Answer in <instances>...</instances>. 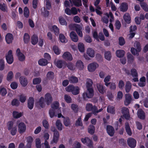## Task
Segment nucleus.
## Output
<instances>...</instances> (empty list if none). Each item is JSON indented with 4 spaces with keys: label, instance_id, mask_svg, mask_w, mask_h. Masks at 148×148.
<instances>
[{
    "label": "nucleus",
    "instance_id": "1",
    "mask_svg": "<svg viewBox=\"0 0 148 148\" xmlns=\"http://www.w3.org/2000/svg\"><path fill=\"white\" fill-rule=\"evenodd\" d=\"M14 122L13 121L8 122L7 124V127L8 130L10 131L11 134L14 136L17 132V128L16 126H13Z\"/></svg>",
    "mask_w": 148,
    "mask_h": 148
},
{
    "label": "nucleus",
    "instance_id": "2",
    "mask_svg": "<svg viewBox=\"0 0 148 148\" xmlns=\"http://www.w3.org/2000/svg\"><path fill=\"white\" fill-rule=\"evenodd\" d=\"M73 27L75 28L76 32L78 35L80 37H82L83 36V34L81 31L82 29V27L79 25L77 24H71L69 26V27L71 30L74 29Z\"/></svg>",
    "mask_w": 148,
    "mask_h": 148
},
{
    "label": "nucleus",
    "instance_id": "3",
    "mask_svg": "<svg viewBox=\"0 0 148 148\" xmlns=\"http://www.w3.org/2000/svg\"><path fill=\"white\" fill-rule=\"evenodd\" d=\"M85 108L87 111H91L94 113L100 112L102 110V109H101L98 111L97 110V108L95 106H93L92 104L90 103H88L86 104L85 106Z\"/></svg>",
    "mask_w": 148,
    "mask_h": 148
},
{
    "label": "nucleus",
    "instance_id": "4",
    "mask_svg": "<svg viewBox=\"0 0 148 148\" xmlns=\"http://www.w3.org/2000/svg\"><path fill=\"white\" fill-rule=\"evenodd\" d=\"M5 57L6 62L8 64H11L13 63L14 61V58L12 50H9L5 55Z\"/></svg>",
    "mask_w": 148,
    "mask_h": 148
},
{
    "label": "nucleus",
    "instance_id": "5",
    "mask_svg": "<svg viewBox=\"0 0 148 148\" xmlns=\"http://www.w3.org/2000/svg\"><path fill=\"white\" fill-rule=\"evenodd\" d=\"M18 130L20 134H22L25 132L26 129V126L25 124L22 122L17 123Z\"/></svg>",
    "mask_w": 148,
    "mask_h": 148
},
{
    "label": "nucleus",
    "instance_id": "6",
    "mask_svg": "<svg viewBox=\"0 0 148 148\" xmlns=\"http://www.w3.org/2000/svg\"><path fill=\"white\" fill-rule=\"evenodd\" d=\"M134 45L135 47L136 48V49H135L133 47L131 49V52L134 55H138V53L141 50L140 43L136 42H135Z\"/></svg>",
    "mask_w": 148,
    "mask_h": 148
},
{
    "label": "nucleus",
    "instance_id": "7",
    "mask_svg": "<svg viewBox=\"0 0 148 148\" xmlns=\"http://www.w3.org/2000/svg\"><path fill=\"white\" fill-rule=\"evenodd\" d=\"M82 142L84 144L86 145L89 148H93L92 141L88 137H85L81 139Z\"/></svg>",
    "mask_w": 148,
    "mask_h": 148
},
{
    "label": "nucleus",
    "instance_id": "8",
    "mask_svg": "<svg viewBox=\"0 0 148 148\" xmlns=\"http://www.w3.org/2000/svg\"><path fill=\"white\" fill-rule=\"evenodd\" d=\"M94 95V91L92 88H87L86 92H85L83 94L82 96L84 99L87 98H91Z\"/></svg>",
    "mask_w": 148,
    "mask_h": 148
},
{
    "label": "nucleus",
    "instance_id": "9",
    "mask_svg": "<svg viewBox=\"0 0 148 148\" xmlns=\"http://www.w3.org/2000/svg\"><path fill=\"white\" fill-rule=\"evenodd\" d=\"M98 64L96 62H93L89 64L87 66L88 71L90 72H94L98 67Z\"/></svg>",
    "mask_w": 148,
    "mask_h": 148
},
{
    "label": "nucleus",
    "instance_id": "10",
    "mask_svg": "<svg viewBox=\"0 0 148 148\" xmlns=\"http://www.w3.org/2000/svg\"><path fill=\"white\" fill-rule=\"evenodd\" d=\"M133 100V99L130 94L129 93L125 94L124 103L125 106H127L129 105Z\"/></svg>",
    "mask_w": 148,
    "mask_h": 148
},
{
    "label": "nucleus",
    "instance_id": "11",
    "mask_svg": "<svg viewBox=\"0 0 148 148\" xmlns=\"http://www.w3.org/2000/svg\"><path fill=\"white\" fill-rule=\"evenodd\" d=\"M127 143L129 146L131 148H135L136 145V141L134 139L130 138L128 139Z\"/></svg>",
    "mask_w": 148,
    "mask_h": 148
},
{
    "label": "nucleus",
    "instance_id": "12",
    "mask_svg": "<svg viewBox=\"0 0 148 148\" xmlns=\"http://www.w3.org/2000/svg\"><path fill=\"white\" fill-rule=\"evenodd\" d=\"M62 58L66 60L71 61L73 60V57L71 53L69 52H65L62 55Z\"/></svg>",
    "mask_w": 148,
    "mask_h": 148
},
{
    "label": "nucleus",
    "instance_id": "13",
    "mask_svg": "<svg viewBox=\"0 0 148 148\" xmlns=\"http://www.w3.org/2000/svg\"><path fill=\"white\" fill-rule=\"evenodd\" d=\"M16 54L19 60L21 61L25 60V56L23 53L21 52L20 50L19 49H17L16 50Z\"/></svg>",
    "mask_w": 148,
    "mask_h": 148
},
{
    "label": "nucleus",
    "instance_id": "14",
    "mask_svg": "<svg viewBox=\"0 0 148 148\" xmlns=\"http://www.w3.org/2000/svg\"><path fill=\"white\" fill-rule=\"evenodd\" d=\"M122 111L123 116L126 119H129L130 118V114L128 109L125 107L123 108L122 109Z\"/></svg>",
    "mask_w": 148,
    "mask_h": 148
},
{
    "label": "nucleus",
    "instance_id": "15",
    "mask_svg": "<svg viewBox=\"0 0 148 148\" xmlns=\"http://www.w3.org/2000/svg\"><path fill=\"white\" fill-rule=\"evenodd\" d=\"M45 99L46 103L47 105H49L51 103L52 101L51 95L49 93H47L45 95Z\"/></svg>",
    "mask_w": 148,
    "mask_h": 148
},
{
    "label": "nucleus",
    "instance_id": "16",
    "mask_svg": "<svg viewBox=\"0 0 148 148\" xmlns=\"http://www.w3.org/2000/svg\"><path fill=\"white\" fill-rule=\"evenodd\" d=\"M59 136V134L58 131L54 133L52 140L51 142L52 144L56 143L58 141Z\"/></svg>",
    "mask_w": 148,
    "mask_h": 148
},
{
    "label": "nucleus",
    "instance_id": "17",
    "mask_svg": "<svg viewBox=\"0 0 148 148\" xmlns=\"http://www.w3.org/2000/svg\"><path fill=\"white\" fill-rule=\"evenodd\" d=\"M65 62L62 60L56 59L54 61L55 65L58 68H61L64 66Z\"/></svg>",
    "mask_w": 148,
    "mask_h": 148
},
{
    "label": "nucleus",
    "instance_id": "18",
    "mask_svg": "<svg viewBox=\"0 0 148 148\" xmlns=\"http://www.w3.org/2000/svg\"><path fill=\"white\" fill-rule=\"evenodd\" d=\"M79 70H82L84 68V65L82 62L80 60L77 61L75 64V68Z\"/></svg>",
    "mask_w": 148,
    "mask_h": 148
},
{
    "label": "nucleus",
    "instance_id": "19",
    "mask_svg": "<svg viewBox=\"0 0 148 148\" xmlns=\"http://www.w3.org/2000/svg\"><path fill=\"white\" fill-rule=\"evenodd\" d=\"M5 38L7 43L9 44L12 43L13 40V37L12 34L8 33L6 35Z\"/></svg>",
    "mask_w": 148,
    "mask_h": 148
},
{
    "label": "nucleus",
    "instance_id": "20",
    "mask_svg": "<svg viewBox=\"0 0 148 148\" xmlns=\"http://www.w3.org/2000/svg\"><path fill=\"white\" fill-rule=\"evenodd\" d=\"M70 36L71 40L74 42H77L78 40V37L74 32H71L70 34Z\"/></svg>",
    "mask_w": 148,
    "mask_h": 148
},
{
    "label": "nucleus",
    "instance_id": "21",
    "mask_svg": "<svg viewBox=\"0 0 148 148\" xmlns=\"http://www.w3.org/2000/svg\"><path fill=\"white\" fill-rule=\"evenodd\" d=\"M107 131L108 134L110 136H113L114 133V128L110 125H108L107 126Z\"/></svg>",
    "mask_w": 148,
    "mask_h": 148
},
{
    "label": "nucleus",
    "instance_id": "22",
    "mask_svg": "<svg viewBox=\"0 0 148 148\" xmlns=\"http://www.w3.org/2000/svg\"><path fill=\"white\" fill-rule=\"evenodd\" d=\"M86 53L90 58H93L95 56V52L94 50L90 48H88L87 49Z\"/></svg>",
    "mask_w": 148,
    "mask_h": 148
},
{
    "label": "nucleus",
    "instance_id": "23",
    "mask_svg": "<svg viewBox=\"0 0 148 148\" xmlns=\"http://www.w3.org/2000/svg\"><path fill=\"white\" fill-rule=\"evenodd\" d=\"M132 75L133 77H135L133 79L134 82H137L138 81V79L137 78L138 74L136 70L134 69H132L131 70Z\"/></svg>",
    "mask_w": 148,
    "mask_h": 148
},
{
    "label": "nucleus",
    "instance_id": "24",
    "mask_svg": "<svg viewBox=\"0 0 148 148\" xmlns=\"http://www.w3.org/2000/svg\"><path fill=\"white\" fill-rule=\"evenodd\" d=\"M51 30L53 31L54 34L58 36L59 33V30L58 27L56 25H53L49 27Z\"/></svg>",
    "mask_w": 148,
    "mask_h": 148
},
{
    "label": "nucleus",
    "instance_id": "25",
    "mask_svg": "<svg viewBox=\"0 0 148 148\" xmlns=\"http://www.w3.org/2000/svg\"><path fill=\"white\" fill-rule=\"evenodd\" d=\"M34 100L33 98L30 97L28 100V108L31 110L34 107Z\"/></svg>",
    "mask_w": 148,
    "mask_h": 148
},
{
    "label": "nucleus",
    "instance_id": "26",
    "mask_svg": "<svg viewBox=\"0 0 148 148\" xmlns=\"http://www.w3.org/2000/svg\"><path fill=\"white\" fill-rule=\"evenodd\" d=\"M23 114V112H19L18 111H14L12 112V116L13 117L16 119H18L22 116Z\"/></svg>",
    "mask_w": 148,
    "mask_h": 148
},
{
    "label": "nucleus",
    "instance_id": "27",
    "mask_svg": "<svg viewBox=\"0 0 148 148\" xmlns=\"http://www.w3.org/2000/svg\"><path fill=\"white\" fill-rule=\"evenodd\" d=\"M123 18L125 22L129 24L131 23V17L129 13H125L123 16Z\"/></svg>",
    "mask_w": 148,
    "mask_h": 148
},
{
    "label": "nucleus",
    "instance_id": "28",
    "mask_svg": "<svg viewBox=\"0 0 148 148\" xmlns=\"http://www.w3.org/2000/svg\"><path fill=\"white\" fill-rule=\"evenodd\" d=\"M97 87L98 90L100 93L101 94H103L106 92V90L105 89L103 85L101 84H97Z\"/></svg>",
    "mask_w": 148,
    "mask_h": 148
},
{
    "label": "nucleus",
    "instance_id": "29",
    "mask_svg": "<svg viewBox=\"0 0 148 148\" xmlns=\"http://www.w3.org/2000/svg\"><path fill=\"white\" fill-rule=\"evenodd\" d=\"M19 81L21 84L23 86H25L28 83L26 79L24 77L22 76L20 78Z\"/></svg>",
    "mask_w": 148,
    "mask_h": 148
},
{
    "label": "nucleus",
    "instance_id": "30",
    "mask_svg": "<svg viewBox=\"0 0 148 148\" xmlns=\"http://www.w3.org/2000/svg\"><path fill=\"white\" fill-rule=\"evenodd\" d=\"M92 84L93 82L91 79L87 78L86 79L85 85L87 88H92Z\"/></svg>",
    "mask_w": 148,
    "mask_h": 148
},
{
    "label": "nucleus",
    "instance_id": "31",
    "mask_svg": "<svg viewBox=\"0 0 148 148\" xmlns=\"http://www.w3.org/2000/svg\"><path fill=\"white\" fill-rule=\"evenodd\" d=\"M55 124L57 128L59 130L61 131L62 130L63 126L60 120H57Z\"/></svg>",
    "mask_w": 148,
    "mask_h": 148
},
{
    "label": "nucleus",
    "instance_id": "32",
    "mask_svg": "<svg viewBox=\"0 0 148 148\" xmlns=\"http://www.w3.org/2000/svg\"><path fill=\"white\" fill-rule=\"evenodd\" d=\"M71 4H73L74 5L77 6H79L82 5L81 0H69Z\"/></svg>",
    "mask_w": 148,
    "mask_h": 148
},
{
    "label": "nucleus",
    "instance_id": "33",
    "mask_svg": "<svg viewBox=\"0 0 148 148\" xmlns=\"http://www.w3.org/2000/svg\"><path fill=\"white\" fill-rule=\"evenodd\" d=\"M137 115L138 117L141 119H144L145 118L144 112L141 109H139L137 112Z\"/></svg>",
    "mask_w": 148,
    "mask_h": 148
},
{
    "label": "nucleus",
    "instance_id": "34",
    "mask_svg": "<svg viewBox=\"0 0 148 148\" xmlns=\"http://www.w3.org/2000/svg\"><path fill=\"white\" fill-rule=\"evenodd\" d=\"M120 10L121 11L124 12L126 11L128 9L127 5L125 3H122L119 7Z\"/></svg>",
    "mask_w": 148,
    "mask_h": 148
},
{
    "label": "nucleus",
    "instance_id": "35",
    "mask_svg": "<svg viewBox=\"0 0 148 148\" xmlns=\"http://www.w3.org/2000/svg\"><path fill=\"white\" fill-rule=\"evenodd\" d=\"M125 52L122 50H117L116 51V56L119 58L123 57L125 54Z\"/></svg>",
    "mask_w": 148,
    "mask_h": 148
},
{
    "label": "nucleus",
    "instance_id": "36",
    "mask_svg": "<svg viewBox=\"0 0 148 148\" xmlns=\"http://www.w3.org/2000/svg\"><path fill=\"white\" fill-rule=\"evenodd\" d=\"M132 88V84L129 81L127 82L125 85V90L126 92H130Z\"/></svg>",
    "mask_w": 148,
    "mask_h": 148
},
{
    "label": "nucleus",
    "instance_id": "37",
    "mask_svg": "<svg viewBox=\"0 0 148 148\" xmlns=\"http://www.w3.org/2000/svg\"><path fill=\"white\" fill-rule=\"evenodd\" d=\"M38 104L41 108H43L45 106V103L44 102V99L42 97H41L38 102H37Z\"/></svg>",
    "mask_w": 148,
    "mask_h": 148
},
{
    "label": "nucleus",
    "instance_id": "38",
    "mask_svg": "<svg viewBox=\"0 0 148 148\" xmlns=\"http://www.w3.org/2000/svg\"><path fill=\"white\" fill-rule=\"evenodd\" d=\"M52 50L54 53L56 55H58L60 53V50L58 46L56 45H54L53 46Z\"/></svg>",
    "mask_w": 148,
    "mask_h": 148
},
{
    "label": "nucleus",
    "instance_id": "39",
    "mask_svg": "<svg viewBox=\"0 0 148 148\" xmlns=\"http://www.w3.org/2000/svg\"><path fill=\"white\" fill-rule=\"evenodd\" d=\"M38 63L40 65L44 66L47 64L48 62L45 59L42 58L38 60Z\"/></svg>",
    "mask_w": 148,
    "mask_h": 148
},
{
    "label": "nucleus",
    "instance_id": "40",
    "mask_svg": "<svg viewBox=\"0 0 148 148\" xmlns=\"http://www.w3.org/2000/svg\"><path fill=\"white\" fill-rule=\"evenodd\" d=\"M59 38L60 41L63 43H66L67 42V39L62 34L59 35Z\"/></svg>",
    "mask_w": 148,
    "mask_h": 148
},
{
    "label": "nucleus",
    "instance_id": "41",
    "mask_svg": "<svg viewBox=\"0 0 148 148\" xmlns=\"http://www.w3.org/2000/svg\"><path fill=\"white\" fill-rule=\"evenodd\" d=\"M0 9L4 12H7L8 8L6 5L4 3H0Z\"/></svg>",
    "mask_w": 148,
    "mask_h": 148
},
{
    "label": "nucleus",
    "instance_id": "42",
    "mask_svg": "<svg viewBox=\"0 0 148 148\" xmlns=\"http://www.w3.org/2000/svg\"><path fill=\"white\" fill-rule=\"evenodd\" d=\"M38 42V37L36 35H33L31 38V43L33 45H35Z\"/></svg>",
    "mask_w": 148,
    "mask_h": 148
},
{
    "label": "nucleus",
    "instance_id": "43",
    "mask_svg": "<svg viewBox=\"0 0 148 148\" xmlns=\"http://www.w3.org/2000/svg\"><path fill=\"white\" fill-rule=\"evenodd\" d=\"M145 77H143L140 79V81L138 83V85L140 86L143 87L145 85Z\"/></svg>",
    "mask_w": 148,
    "mask_h": 148
},
{
    "label": "nucleus",
    "instance_id": "44",
    "mask_svg": "<svg viewBox=\"0 0 148 148\" xmlns=\"http://www.w3.org/2000/svg\"><path fill=\"white\" fill-rule=\"evenodd\" d=\"M13 77V72L11 71H9L6 77L7 80L8 81H11Z\"/></svg>",
    "mask_w": 148,
    "mask_h": 148
},
{
    "label": "nucleus",
    "instance_id": "45",
    "mask_svg": "<svg viewBox=\"0 0 148 148\" xmlns=\"http://www.w3.org/2000/svg\"><path fill=\"white\" fill-rule=\"evenodd\" d=\"M71 92L74 95L78 94L79 92V88L78 86H74V88L72 90Z\"/></svg>",
    "mask_w": 148,
    "mask_h": 148
},
{
    "label": "nucleus",
    "instance_id": "46",
    "mask_svg": "<svg viewBox=\"0 0 148 148\" xmlns=\"http://www.w3.org/2000/svg\"><path fill=\"white\" fill-rule=\"evenodd\" d=\"M125 126V130L129 136H131L132 134V132L128 123H126Z\"/></svg>",
    "mask_w": 148,
    "mask_h": 148
},
{
    "label": "nucleus",
    "instance_id": "47",
    "mask_svg": "<svg viewBox=\"0 0 148 148\" xmlns=\"http://www.w3.org/2000/svg\"><path fill=\"white\" fill-rule=\"evenodd\" d=\"M5 67V62L3 59H0V71L3 70Z\"/></svg>",
    "mask_w": 148,
    "mask_h": 148
},
{
    "label": "nucleus",
    "instance_id": "48",
    "mask_svg": "<svg viewBox=\"0 0 148 148\" xmlns=\"http://www.w3.org/2000/svg\"><path fill=\"white\" fill-rule=\"evenodd\" d=\"M78 47L80 52H84L85 49L84 45L83 43L81 42L79 43L78 45Z\"/></svg>",
    "mask_w": 148,
    "mask_h": 148
},
{
    "label": "nucleus",
    "instance_id": "49",
    "mask_svg": "<svg viewBox=\"0 0 148 148\" xmlns=\"http://www.w3.org/2000/svg\"><path fill=\"white\" fill-rule=\"evenodd\" d=\"M109 15L107 13L105 14V16L102 18V20L103 22L107 23L108 22V18Z\"/></svg>",
    "mask_w": 148,
    "mask_h": 148
},
{
    "label": "nucleus",
    "instance_id": "50",
    "mask_svg": "<svg viewBox=\"0 0 148 148\" xmlns=\"http://www.w3.org/2000/svg\"><path fill=\"white\" fill-rule=\"evenodd\" d=\"M59 106V103L58 101H56L52 103L51 105V108L53 110L58 109Z\"/></svg>",
    "mask_w": 148,
    "mask_h": 148
},
{
    "label": "nucleus",
    "instance_id": "51",
    "mask_svg": "<svg viewBox=\"0 0 148 148\" xmlns=\"http://www.w3.org/2000/svg\"><path fill=\"white\" fill-rule=\"evenodd\" d=\"M7 93V91L6 89L3 87H1L0 88V94L2 96H5Z\"/></svg>",
    "mask_w": 148,
    "mask_h": 148
},
{
    "label": "nucleus",
    "instance_id": "52",
    "mask_svg": "<svg viewBox=\"0 0 148 148\" xmlns=\"http://www.w3.org/2000/svg\"><path fill=\"white\" fill-rule=\"evenodd\" d=\"M111 54L110 52L109 51L105 52L104 57L106 59L108 60H110L111 58Z\"/></svg>",
    "mask_w": 148,
    "mask_h": 148
},
{
    "label": "nucleus",
    "instance_id": "53",
    "mask_svg": "<svg viewBox=\"0 0 148 148\" xmlns=\"http://www.w3.org/2000/svg\"><path fill=\"white\" fill-rule=\"evenodd\" d=\"M23 39L25 43H28L30 40V37L29 34L27 33H25L24 35Z\"/></svg>",
    "mask_w": 148,
    "mask_h": 148
},
{
    "label": "nucleus",
    "instance_id": "54",
    "mask_svg": "<svg viewBox=\"0 0 148 148\" xmlns=\"http://www.w3.org/2000/svg\"><path fill=\"white\" fill-rule=\"evenodd\" d=\"M59 21L60 24L62 25H67V23L65 20L62 17H60L59 18Z\"/></svg>",
    "mask_w": 148,
    "mask_h": 148
},
{
    "label": "nucleus",
    "instance_id": "55",
    "mask_svg": "<svg viewBox=\"0 0 148 148\" xmlns=\"http://www.w3.org/2000/svg\"><path fill=\"white\" fill-rule=\"evenodd\" d=\"M69 79L70 82L71 83H75L77 82H78V78L75 77H71L69 78Z\"/></svg>",
    "mask_w": 148,
    "mask_h": 148
},
{
    "label": "nucleus",
    "instance_id": "56",
    "mask_svg": "<svg viewBox=\"0 0 148 148\" xmlns=\"http://www.w3.org/2000/svg\"><path fill=\"white\" fill-rule=\"evenodd\" d=\"M36 145L37 148L41 147V141L39 138H37L35 140Z\"/></svg>",
    "mask_w": 148,
    "mask_h": 148
},
{
    "label": "nucleus",
    "instance_id": "57",
    "mask_svg": "<svg viewBox=\"0 0 148 148\" xmlns=\"http://www.w3.org/2000/svg\"><path fill=\"white\" fill-rule=\"evenodd\" d=\"M11 104L13 106H18L20 104V102L16 99H14L11 102Z\"/></svg>",
    "mask_w": 148,
    "mask_h": 148
},
{
    "label": "nucleus",
    "instance_id": "58",
    "mask_svg": "<svg viewBox=\"0 0 148 148\" xmlns=\"http://www.w3.org/2000/svg\"><path fill=\"white\" fill-rule=\"evenodd\" d=\"M64 99L65 101L68 103H70L72 102V99L71 97L67 95L64 96Z\"/></svg>",
    "mask_w": 148,
    "mask_h": 148
},
{
    "label": "nucleus",
    "instance_id": "59",
    "mask_svg": "<svg viewBox=\"0 0 148 148\" xmlns=\"http://www.w3.org/2000/svg\"><path fill=\"white\" fill-rule=\"evenodd\" d=\"M54 73L52 72H48L47 75V78L48 79H52L54 78Z\"/></svg>",
    "mask_w": 148,
    "mask_h": 148
},
{
    "label": "nucleus",
    "instance_id": "60",
    "mask_svg": "<svg viewBox=\"0 0 148 148\" xmlns=\"http://www.w3.org/2000/svg\"><path fill=\"white\" fill-rule=\"evenodd\" d=\"M63 123L64 125L66 126H69L70 124L69 119L68 117L64 118Z\"/></svg>",
    "mask_w": 148,
    "mask_h": 148
},
{
    "label": "nucleus",
    "instance_id": "61",
    "mask_svg": "<svg viewBox=\"0 0 148 148\" xmlns=\"http://www.w3.org/2000/svg\"><path fill=\"white\" fill-rule=\"evenodd\" d=\"M107 110L108 112L111 114L114 113V108L112 106H109L107 108Z\"/></svg>",
    "mask_w": 148,
    "mask_h": 148
},
{
    "label": "nucleus",
    "instance_id": "62",
    "mask_svg": "<svg viewBox=\"0 0 148 148\" xmlns=\"http://www.w3.org/2000/svg\"><path fill=\"white\" fill-rule=\"evenodd\" d=\"M95 130V127L93 125H90L88 128V132L91 134H93L94 133Z\"/></svg>",
    "mask_w": 148,
    "mask_h": 148
},
{
    "label": "nucleus",
    "instance_id": "63",
    "mask_svg": "<svg viewBox=\"0 0 148 148\" xmlns=\"http://www.w3.org/2000/svg\"><path fill=\"white\" fill-rule=\"evenodd\" d=\"M67 66L68 69L71 70H75V67L71 63H69Z\"/></svg>",
    "mask_w": 148,
    "mask_h": 148
},
{
    "label": "nucleus",
    "instance_id": "64",
    "mask_svg": "<svg viewBox=\"0 0 148 148\" xmlns=\"http://www.w3.org/2000/svg\"><path fill=\"white\" fill-rule=\"evenodd\" d=\"M42 148H50V146L48 142L45 140L44 143L42 144Z\"/></svg>",
    "mask_w": 148,
    "mask_h": 148
}]
</instances>
